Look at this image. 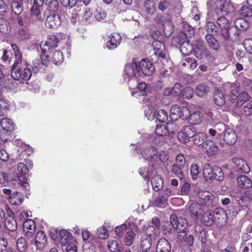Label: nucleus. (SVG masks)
<instances>
[{
    "mask_svg": "<svg viewBox=\"0 0 252 252\" xmlns=\"http://www.w3.org/2000/svg\"><path fill=\"white\" fill-rule=\"evenodd\" d=\"M157 119L160 122H165L168 118V115L167 111L164 109H159L157 112Z\"/></svg>",
    "mask_w": 252,
    "mask_h": 252,
    "instance_id": "nucleus-56",
    "label": "nucleus"
},
{
    "mask_svg": "<svg viewBox=\"0 0 252 252\" xmlns=\"http://www.w3.org/2000/svg\"><path fill=\"white\" fill-rule=\"evenodd\" d=\"M61 23L60 17L58 14L53 13L49 15L45 21V25L47 28L57 29Z\"/></svg>",
    "mask_w": 252,
    "mask_h": 252,
    "instance_id": "nucleus-9",
    "label": "nucleus"
},
{
    "mask_svg": "<svg viewBox=\"0 0 252 252\" xmlns=\"http://www.w3.org/2000/svg\"><path fill=\"white\" fill-rule=\"evenodd\" d=\"M60 242L61 244L65 246L70 241H71V234L68 231L64 229H61L59 232Z\"/></svg>",
    "mask_w": 252,
    "mask_h": 252,
    "instance_id": "nucleus-29",
    "label": "nucleus"
},
{
    "mask_svg": "<svg viewBox=\"0 0 252 252\" xmlns=\"http://www.w3.org/2000/svg\"><path fill=\"white\" fill-rule=\"evenodd\" d=\"M126 230H129L127 228V225L126 223L116 226L115 229V234L119 238H122Z\"/></svg>",
    "mask_w": 252,
    "mask_h": 252,
    "instance_id": "nucleus-54",
    "label": "nucleus"
},
{
    "mask_svg": "<svg viewBox=\"0 0 252 252\" xmlns=\"http://www.w3.org/2000/svg\"><path fill=\"white\" fill-rule=\"evenodd\" d=\"M174 0H163L160 1L158 4V9L164 12L166 10L169 11L173 10L174 6H173Z\"/></svg>",
    "mask_w": 252,
    "mask_h": 252,
    "instance_id": "nucleus-26",
    "label": "nucleus"
},
{
    "mask_svg": "<svg viewBox=\"0 0 252 252\" xmlns=\"http://www.w3.org/2000/svg\"><path fill=\"white\" fill-rule=\"evenodd\" d=\"M171 247L170 243L165 238L160 239L157 245V252H170Z\"/></svg>",
    "mask_w": 252,
    "mask_h": 252,
    "instance_id": "nucleus-18",
    "label": "nucleus"
},
{
    "mask_svg": "<svg viewBox=\"0 0 252 252\" xmlns=\"http://www.w3.org/2000/svg\"><path fill=\"white\" fill-rule=\"evenodd\" d=\"M202 147L204 148L205 151L210 155H213L216 153L218 150V147L215 145L213 141L208 139L206 141Z\"/></svg>",
    "mask_w": 252,
    "mask_h": 252,
    "instance_id": "nucleus-27",
    "label": "nucleus"
},
{
    "mask_svg": "<svg viewBox=\"0 0 252 252\" xmlns=\"http://www.w3.org/2000/svg\"><path fill=\"white\" fill-rule=\"evenodd\" d=\"M0 126L2 129L8 132L11 131L14 129V125L13 122L9 118H4L1 119Z\"/></svg>",
    "mask_w": 252,
    "mask_h": 252,
    "instance_id": "nucleus-37",
    "label": "nucleus"
},
{
    "mask_svg": "<svg viewBox=\"0 0 252 252\" xmlns=\"http://www.w3.org/2000/svg\"><path fill=\"white\" fill-rule=\"evenodd\" d=\"M237 139V134L235 131L230 128H227L223 134V140L228 144H234Z\"/></svg>",
    "mask_w": 252,
    "mask_h": 252,
    "instance_id": "nucleus-15",
    "label": "nucleus"
},
{
    "mask_svg": "<svg viewBox=\"0 0 252 252\" xmlns=\"http://www.w3.org/2000/svg\"><path fill=\"white\" fill-rule=\"evenodd\" d=\"M32 72L30 68L27 67H22L19 69H16L11 71V76L12 79H4V84L9 89H13L18 87V84L15 81H19L20 83H27L30 79Z\"/></svg>",
    "mask_w": 252,
    "mask_h": 252,
    "instance_id": "nucleus-1",
    "label": "nucleus"
},
{
    "mask_svg": "<svg viewBox=\"0 0 252 252\" xmlns=\"http://www.w3.org/2000/svg\"><path fill=\"white\" fill-rule=\"evenodd\" d=\"M206 41L209 47L212 49L217 51L220 45L219 42L213 36L212 34L207 33L205 36Z\"/></svg>",
    "mask_w": 252,
    "mask_h": 252,
    "instance_id": "nucleus-19",
    "label": "nucleus"
},
{
    "mask_svg": "<svg viewBox=\"0 0 252 252\" xmlns=\"http://www.w3.org/2000/svg\"><path fill=\"white\" fill-rule=\"evenodd\" d=\"M152 238L149 237L148 236L143 235L141 237V247L142 250H152Z\"/></svg>",
    "mask_w": 252,
    "mask_h": 252,
    "instance_id": "nucleus-43",
    "label": "nucleus"
},
{
    "mask_svg": "<svg viewBox=\"0 0 252 252\" xmlns=\"http://www.w3.org/2000/svg\"><path fill=\"white\" fill-rule=\"evenodd\" d=\"M168 135L175 133L181 127L179 122L169 121L166 125Z\"/></svg>",
    "mask_w": 252,
    "mask_h": 252,
    "instance_id": "nucleus-30",
    "label": "nucleus"
},
{
    "mask_svg": "<svg viewBox=\"0 0 252 252\" xmlns=\"http://www.w3.org/2000/svg\"><path fill=\"white\" fill-rule=\"evenodd\" d=\"M135 234L132 230H127L124 238V242L126 246H129L132 244Z\"/></svg>",
    "mask_w": 252,
    "mask_h": 252,
    "instance_id": "nucleus-51",
    "label": "nucleus"
},
{
    "mask_svg": "<svg viewBox=\"0 0 252 252\" xmlns=\"http://www.w3.org/2000/svg\"><path fill=\"white\" fill-rule=\"evenodd\" d=\"M184 167L181 165L174 164L171 168V171L174 173L175 176L180 180H182L184 178V173L183 169Z\"/></svg>",
    "mask_w": 252,
    "mask_h": 252,
    "instance_id": "nucleus-41",
    "label": "nucleus"
},
{
    "mask_svg": "<svg viewBox=\"0 0 252 252\" xmlns=\"http://www.w3.org/2000/svg\"><path fill=\"white\" fill-rule=\"evenodd\" d=\"M232 161L237 168L238 171L244 173H248L250 168L247 163L242 158H234Z\"/></svg>",
    "mask_w": 252,
    "mask_h": 252,
    "instance_id": "nucleus-13",
    "label": "nucleus"
},
{
    "mask_svg": "<svg viewBox=\"0 0 252 252\" xmlns=\"http://www.w3.org/2000/svg\"><path fill=\"white\" fill-rule=\"evenodd\" d=\"M5 227L9 231H14L17 230V222L14 218L9 217L5 221Z\"/></svg>",
    "mask_w": 252,
    "mask_h": 252,
    "instance_id": "nucleus-38",
    "label": "nucleus"
},
{
    "mask_svg": "<svg viewBox=\"0 0 252 252\" xmlns=\"http://www.w3.org/2000/svg\"><path fill=\"white\" fill-rule=\"evenodd\" d=\"M155 132L157 135L158 136V138H157L155 139V143L157 145L161 146L162 144L158 142V140H161L162 142L165 140V137L164 136L166 135H168V131L166 129V125H159L157 126L155 129Z\"/></svg>",
    "mask_w": 252,
    "mask_h": 252,
    "instance_id": "nucleus-14",
    "label": "nucleus"
},
{
    "mask_svg": "<svg viewBox=\"0 0 252 252\" xmlns=\"http://www.w3.org/2000/svg\"><path fill=\"white\" fill-rule=\"evenodd\" d=\"M214 168L208 163L204 164L203 169V175L206 180H212L213 177Z\"/></svg>",
    "mask_w": 252,
    "mask_h": 252,
    "instance_id": "nucleus-39",
    "label": "nucleus"
},
{
    "mask_svg": "<svg viewBox=\"0 0 252 252\" xmlns=\"http://www.w3.org/2000/svg\"><path fill=\"white\" fill-rule=\"evenodd\" d=\"M17 247L20 252H25L27 249L28 246L26 239L21 237L17 240Z\"/></svg>",
    "mask_w": 252,
    "mask_h": 252,
    "instance_id": "nucleus-47",
    "label": "nucleus"
},
{
    "mask_svg": "<svg viewBox=\"0 0 252 252\" xmlns=\"http://www.w3.org/2000/svg\"><path fill=\"white\" fill-rule=\"evenodd\" d=\"M240 86L237 83L227 82L223 86L222 90L228 98L227 101L234 103L237 99V94L239 92Z\"/></svg>",
    "mask_w": 252,
    "mask_h": 252,
    "instance_id": "nucleus-3",
    "label": "nucleus"
},
{
    "mask_svg": "<svg viewBox=\"0 0 252 252\" xmlns=\"http://www.w3.org/2000/svg\"><path fill=\"white\" fill-rule=\"evenodd\" d=\"M91 0H69L67 8H71L73 7L77 6H81L83 2L85 5H88Z\"/></svg>",
    "mask_w": 252,
    "mask_h": 252,
    "instance_id": "nucleus-52",
    "label": "nucleus"
},
{
    "mask_svg": "<svg viewBox=\"0 0 252 252\" xmlns=\"http://www.w3.org/2000/svg\"><path fill=\"white\" fill-rule=\"evenodd\" d=\"M197 196L199 198L202 200L209 201L215 199V197L213 194L208 191L200 190L198 192Z\"/></svg>",
    "mask_w": 252,
    "mask_h": 252,
    "instance_id": "nucleus-45",
    "label": "nucleus"
},
{
    "mask_svg": "<svg viewBox=\"0 0 252 252\" xmlns=\"http://www.w3.org/2000/svg\"><path fill=\"white\" fill-rule=\"evenodd\" d=\"M211 20L212 19L210 17L207 19L206 30L208 33H217L218 31V28L214 22L211 21Z\"/></svg>",
    "mask_w": 252,
    "mask_h": 252,
    "instance_id": "nucleus-48",
    "label": "nucleus"
},
{
    "mask_svg": "<svg viewBox=\"0 0 252 252\" xmlns=\"http://www.w3.org/2000/svg\"><path fill=\"white\" fill-rule=\"evenodd\" d=\"M144 8L146 15L149 16L153 15L156 11L154 3L149 0L145 1Z\"/></svg>",
    "mask_w": 252,
    "mask_h": 252,
    "instance_id": "nucleus-36",
    "label": "nucleus"
},
{
    "mask_svg": "<svg viewBox=\"0 0 252 252\" xmlns=\"http://www.w3.org/2000/svg\"><path fill=\"white\" fill-rule=\"evenodd\" d=\"M217 23L220 28L225 32H226L228 36H229L230 23L228 20L225 17L221 16L217 18Z\"/></svg>",
    "mask_w": 252,
    "mask_h": 252,
    "instance_id": "nucleus-23",
    "label": "nucleus"
},
{
    "mask_svg": "<svg viewBox=\"0 0 252 252\" xmlns=\"http://www.w3.org/2000/svg\"><path fill=\"white\" fill-rule=\"evenodd\" d=\"M190 172L192 179H196L200 173L198 165L196 163L192 164L190 166Z\"/></svg>",
    "mask_w": 252,
    "mask_h": 252,
    "instance_id": "nucleus-62",
    "label": "nucleus"
},
{
    "mask_svg": "<svg viewBox=\"0 0 252 252\" xmlns=\"http://www.w3.org/2000/svg\"><path fill=\"white\" fill-rule=\"evenodd\" d=\"M180 50L183 55L188 56L193 51V45L190 44L188 40L184 41L180 45Z\"/></svg>",
    "mask_w": 252,
    "mask_h": 252,
    "instance_id": "nucleus-31",
    "label": "nucleus"
},
{
    "mask_svg": "<svg viewBox=\"0 0 252 252\" xmlns=\"http://www.w3.org/2000/svg\"><path fill=\"white\" fill-rule=\"evenodd\" d=\"M190 116V111L186 107H181L178 117L183 120H187Z\"/></svg>",
    "mask_w": 252,
    "mask_h": 252,
    "instance_id": "nucleus-63",
    "label": "nucleus"
},
{
    "mask_svg": "<svg viewBox=\"0 0 252 252\" xmlns=\"http://www.w3.org/2000/svg\"><path fill=\"white\" fill-rule=\"evenodd\" d=\"M224 178L223 173L222 169L218 167L214 168V173L213 179L221 181Z\"/></svg>",
    "mask_w": 252,
    "mask_h": 252,
    "instance_id": "nucleus-57",
    "label": "nucleus"
},
{
    "mask_svg": "<svg viewBox=\"0 0 252 252\" xmlns=\"http://www.w3.org/2000/svg\"><path fill=\"white\" fill-rule=\"evenodd\" d=\"M193 54L196 58L201 59L203 56L209 57L210 53L204 44V42L201 39L196 40L193 45Z\"/></svg>",
    "mask_w": 252,
    "mask_h": 252,
    "instance_id": "nucleus-5",
    "label": "nucleus"
},
{
    "mask_svg": "<svg viewBox=\"0 0 252 252\" xmlns=\"http://www.w3.org/2000/svg\"><path fill=\"white\" fill-rule=\"evenodd\" d=\"M17 171L18 172L16 174L19 179V176L23 175V176H25V174L28 173L29 169L24 163L20 162L17 165Z\"/></svg>",
    "mask_w": 252,
    "mask_h": 252,
    "instance_id": "nucleus-58",
    "label": "nucleus"
},
{
    "mask_svg": "<svg viewBox=\"0 0 252 252\" xmlns=\"http://www.w3.org/2000/svg\"><path fill=\"white\" fill-rule=\"evenodd\" d=\"M204 206L197 203L192 204L189 207V211L196 217L201 216L204 211Z\"/></svg>",
    "mask_w": 252,
    "mask_h": 252,
    "instance_id": "nucleus-34",
    "label": "nucleus"
},
{
    "mask_svg": "<svg viewBox=\"0 0 252 252\" xmlns=\"http://www.w3.org/2000/svg\"><path fill=\"white\" fill-rule=\"evenodd\" d=\"M183 129L189 139L190 138H193L195 133L196 132L195 127L193 125L186 126L183 128Z\"/></svg>",
    "mask_w": 252,
    "mask_h": 252,
    "instance_id": "nucleus-60",
    "label": "nucleus"
},
{
    "mask_svg": "<svg viewBox=\"0 0 252 252\" xmlns=\"http://www.w3.org/2000/svg\"><path fill=\"white\" fill-rule=\"evenodd\" d=\"M241 112L244 116H250L252 114V102L247 103L242 108Z\"/></svg>",
    "mask_w": 252,
    "mask_h": 252,
    "instance_id": "nucleus-61",
    "label": "nucleus"
},
{
    "mask_svg": "<svg viewBox=\"0 0 252 252\" xmlns=\"http://www.w3.org/2000/svg\"><path fill=\"white\" fill-rule=\"evenodd\" d=\"M63 53L60 51H56L52 55V62L56 65L61 64L63 62Z\"/></svg>",
    "mask_w": 252,
    "mask_h": 252,
    "instance_id": "nucleus-49",
    "label": "nucleus"
},
{
    "mask_svg": "<svg viewBox=\"0 0 252 252\" xmlns=\"http://www.w3.org/2000/svg\"><path fill=\"white\" fill-rule=\"evenodd\" d=\"M225 94L223 91L217 90H216L214 94V102L218 106H222L226 102L228 103L227 100H226Z\"/></svg>",
    "mask_w": 252,
    "mask_h": 252,
    "instance_id": "nucleus-17",
    "label": "nucleus"
},
{
    "mask_svg": "<svg viewBox=\"0 0 252 252\" xmlns=\"http://www.w3.org/2000/svg\"><path fill=\"white\" fill-rule=\"evenodd\" d=\"M124 72V78L127 80L129 85L131 87H137V79L141 76V71L138 68V63L133 61L131 63L126 64Z\"/></svg>",
    "mask_w": 252,
    "mask_h": 252,
    "instance_id": "nucleus-2",
    "label": "nucleus"
},
{
    "mask_svg": "<svg viewBox=\"0 0 252 252\" xmlns=\"http://www.w3.org/2000/svg\"><path fill=\"white\" fill-rule=\"evenodd\" d=\"M153 44L154 50V54L158 57L164 59L165 55L162 52V50L164 48L163 43L159 41H155Z\"/></svg>",
    "mask_w": 252,
    "mask_h": 252,
    "instance_id": "nucleus-25",
    "label": "nucleus"
},
{
    "mask_svg": "<svg viewBox=\"0 0 252 252\" xmlns=\"http://www.w3.org/2000/svg\"><path fill=\"white\" fill-rule=\"evenodd\" d=\"M31 19L33 21H39L42 19L40 7L37 5L32 6L30 9Z\"/></svg>",
    "mask_w": 252,
    "mask_h": 252,
    "instance_id": "nucleus-33",
    "label": "nucleus"
},
{
    "mask_svg": "<svg viewBox=\"0 0 252 252\" xmlns=\"http://www.w3.org/2000/svg\"><path fill=\"white\" fill-rule=\"evenodd\" d=\"M207 135L204 132H196L192 138L193 143L197 146H203L207 139Z\"/></svg>",
    "mask_w": 252,
    "mask_h": 252,
    "instance_id": "nucleus-28",
    "label": "nucleus"
},
{
    "mask_svg": "<svg viewBox=\"0 0 252 252\" xmlns=\"http://www.w3.org/2000/svg\"><path fill=\"white\" fill-rule=\"evenodd\" d=\"M210 91L209 87L205 85L201 84L199 85L196 88L195 94L199 97H203L207 95L208 93Z\"/></svg>",
    "mask_w": 252,
    "mask_h": 252,
    "instance_id": "nucleus-44",
    "label": "nucleus"
},
{
    "mask_svg": "<svg viewBox=\"0 0 252 252\" xmlns=\"http://www.w3.org/2000/svg\"><path fill=\"white\" fill-rule=\"evenodd\" d=\"M219 214V211H207L203 213L201 216V220L206 226H211L214 224L217 216Z\"/></svg>",
    "mask_w": 252,
    "mask_h": 252,
    "instance_id": "nucleus-10",
    "label": "nucleus"
},
{
    "mask_svg": "<svg viewBox=\"0 0 252 252\" xmlns=\"http://www.w3.org/2000/svg\"><path fill=\"white\" fill-rule=\"evenodd\" d=\"M155 20L157 23L162 25L165 34H170L173 32V24L168 18L165 16H158L155 18Z\"/></svg>",
    "mask_w": 252,
    "mask_h": 252,
    "instance_id": "nucleus-8",
    "label": "nucleus"
},
{
    "mask_svg": "<svg viewBox=\"0 0 252 252\" xmlns=\"http://www.w3.org/2000/svg\"><path fill=\"white\" fill-rule=\"evenodd\" d=\"M157 150L154 147L152 146L143 148L141 150V154L145 160L154 158L157 157Z\"/></svg>",
    "mask_w": 252,
    "mask_h": 252,
    "instance_id": "nucleus-12",
    "label": "nucleus"
},
{
    "mask_svg": "<svg viewBox=\"0 0 252 252\" xmlns=\"http://www.w3.org/2000/svg\"><path fill=\"white\" fill-rule=\"evenodd\" d=\"M23 229L27 235L30 236L34 233L35 231V223L32 220H28L25 221L23 224Z\"/></svg>",
    "mask_w": 252,
    "mask_h": 252,
    "instance_id": "nucleus-22",
    "label": "nucleus"
},
{
    "mask_svg": "<svg viewBox=\"0 0 252 252\" xmlns=\"http://www.w3.org/2000/svg\"><path fill=\"white\" fill-rule=\"evenodd\" d=\"M151 184L155 190L159 191L162 188L163 181L160 176L156 175L152 179Z\"/></svg>",
    "mask_w": 252,
    "mask_h": 252,
    "instance_id": "nucleus-35",
    "label": "nucleus"
},
{
    "mask_svg": "<svg viewBox=\"0 0 252 252\" xmlns=\"http://www.w3.org/2000/svg\"><path fill=\"white\" fill-rule=\"evenodd\" d=\"M195 231L196 237L202 243V246H204L205 247L207 246L208 244L206 240V232L203 227L200 225L196 226L195 228Z\"/></svg>",
    "mask_w": 252,
    "mask_h": 252,
    "instance_id": "nucleus-21",
    "label": "nucleus"
},
{
    "mask_svg": "<svg viewBox=\"0 0 252 252\" xmlns=\"http://www.w3.org/2000/svg\"><path fill=\"white\" fill-rule=\"evenodd\" d=\"M146 234L144 236H148L149 237L152 238V239H155L157 236H158L160 231L158 228L153 227V225L148 226L146 229Z\"/></svg>",
    "mask_w": 252,
    "mask_h": 252,
    "instance_id": "nucleus-40",
    "label": "nucleus"
},
{
    "mask_svg": "<svg viewBox=\"0 0 252 252\" xmlns=\"http://www.w3.org/2000/svg\"><path fill=\"white\" fill-rule=\"evenodd\" d=\"M238 186L241 188H250L252 187V182L245 175L240 176L237 178Z\"/></svg>",
    "mask_w": 252,
    "mask_h": 252,
    "instance_id": "nucleus-24",
    "label": "nucleus"
},
{
    "mask_svg": "<svg viewBox=\"0 0 252 252\" xmlns=\"http://www.w3.org/2000/svg\"><path fill=\"white\" fill-rule=\"evenodd\" d=\"M234 25L240 31H245L249 28V23L243 18H238L235 20Z\"/></svg>",
    "mask_w": 252,
    "mask_h": 252,
    "instance_id": "nucleus-42",
    "label": "nucleus"
},
{
    "mask_svg": "<svg viewBox=\"0 0 252 252\" xmlns=\"http://www.w3.org/2000/svg\"><path fill=\"white\" fill-rule=\"evenodd\" d=\"M60 36L50 35L46 41H43L40 43V48L43 53L49 52L53 48L58 47L61 41Z\"/></svg>",
    "mask_w": 252,
    "mask_h": 252,
    "instance_id": "nucleus-4",
    "label": "nucleus"
},
{
    "mask_svg": "<svg viewBox=\"0 0 252 252\" xmlns=\"http://www.w3.org/2000/svg\"><path fill=\"white\" fill-rule=\"evenodd\" d=\"M189 118L192 125H196L201 122L202 120V114L199 112H195L192 114H190Z\"/></svg>",
    "mask_w": 252,
    "mask_h": 252,
    "instance_id": "nucleus-50",
    "label": "nucleus"
},
{
    "mask_svg": "<svg viewBox=\"0 0 252 252\" xmlns=\"http://www.w3.org/2000/svg\"><path fill=\"white\" fill-rule=\"evenodd\" d=\"M107 247L109 250L112 252L116 251L118 252H123V250L121 247L119 246L117 242L114 240H110L108 241Z\"/></svg>",
    "mask_w": 252,
    "mask_h": 252,
    "instance_id": "nucleus-46",
    "label": "nucleus"
},
{
    "mask_svg": "<svg viewBox=\"0 0 252 252\" xmlns=\"http://www.w3.org/2000/svg\"><path fill=\"white\" fill-rule=\"evenodd\" d=\"M9 202L13 205H20L24 200L23 195L18 191L14 192L11 195L8 196Z\"/></svg>",
    "mask_w": 252,
    "mask_h": 252,
    "instance_id": "nucleus-20",
    "label": "nucleus"
},
{
    "mask_svg": "<svg viewBox=\"0 0 252 252\" xmlns=\"http://www.w3.org/2000/svg\"><path fill=\"white\" fill-rule=\"evenodd\" d=\"M121 41V35L117 33H113L108 37L106 44L107 47L110 50H113L118 47Z\"/></svg>",
    "mask_w": 252,
    "mask_h": 252,
    "instance_id": "nucleus-11",
    "label": "nucleus"
},
{
    "mask_svg": "<svg viewBox=\"0 0 252 252\" xmlns=\"http://www.w3.org/2000/svg\"><path fill=\"white\" fill-rule=\"evenodd\" d=\"M138 68L142 74L146 76H151L155 71V67L153 63L148 59H143L138 63Z\"/></svg>",
    "mask_w": 252,
    "mask_h": 252,
    "instance_id": "nucleus-6",
    "label": "nucleus"
},
{
    "mask_svg": "<svg viewBox=\"0 0 252 252\" xmlns=\"http://www.w3.org/2000/svg\"><path fill=\"white\" fill-rule=\"evenodd\" d=\"M237 99H238V100L236 102V106L239 107L242 105L243 102L249 100V96L247 93L243 92L237 94Z\"/></svg>",
    "mask_w": 252,
    "mask_h": 252,
    "instance_id": "nucleus-55",
    "label": "nucleus"
},
{
    "mask_svg": "<svg viewBox=\"0 0 252 252\" xmlns=\"http://www.w3.org/2000/svg\"><path fill=\"white\" fill-rule=\"evenodd\" d=\"M94 16L97 21H101L106 18V13L101 7H97L94 12Z\"/></svg>",
    "mask_w": 252,
    "mask_h": 252,
    "instance_id": "nucleus-59",
    "label": "nucleus"
},
{
    "mask_svg": "<svg viewBox=\"0 0 252 252\" xmlns=\"http://www.w3.org/2000/svg\"><path fill=\"white\" fill-rule=\"evenodd\" d=\"M28 66V62L23 59V57L14 58V63L11 67V71L19 69L22 67H27Z\"/></svg>",
    "mask_w": 252,
    "mask_h": 252,
    "instance_id": "nucleus-32",
    "label": "nucleus"
},
{
    "mask_svg": "<svg viewBox=\"0 0 252 252\" xmlns=\"http://www.w3.org/2000/svg\"><path fill=\"white\" fill-rule=\"evenodd\" d=\"M10 32L9 23L4 19L0 20V33L7 34Z\"/></svg>",
    "mask_w": 252,
    "mask_h": 252,
    "instance_id": "nucleus-53",
    "label": "nucleus"
},
{
    "mask_svg": "<svg viewBox=\"0 0 252 252\" xmlns=\"http://www.w3.org/2000/svg\"><path fill=\"white\" fill-rule=\"evenodd\" d=\"M47 244V239L44 232L42 231L37 232L35 238V245L40 250L45 247Z\"/></svg>",
    "mask_w": 252,
    "mask_h": 252,
    "instance_id": "nucleus-16",
    "label": "nucleus"
},
{
    "mask_svg": "<svg viewBox=\"0 0 252 252\" xmlns=\"http://www.w3.org/2000/svg\"><path fill=\"white\" fill-rule=\"evenodd\" d=\"M239 13L243 17H251L252 16V9L250 7L243 6L240 9Z\"/></svg>",
    "mask_w": 252,
    "mask_h": 252,
    "instance_id": "nucleus-64",
    "label": "nucleus"
},
{
    "mask_svg": "<svg viewBox=\"0 0 252 252\" xmlns=\"http://www.w3.org/2000/svg\"><path fill=\"white\" fill-rule=\"evenodd\" d=\"M170 223L173 227L177 231H184L187 230L188 226L186 219L183 218H178L174 214L170 216Z\"/></svg>",
    "mask_w": 252,
    "mask_h": 252,
    "instance_id": "nucleus-7",
    "label": "nucleus"
}]
</instances>
